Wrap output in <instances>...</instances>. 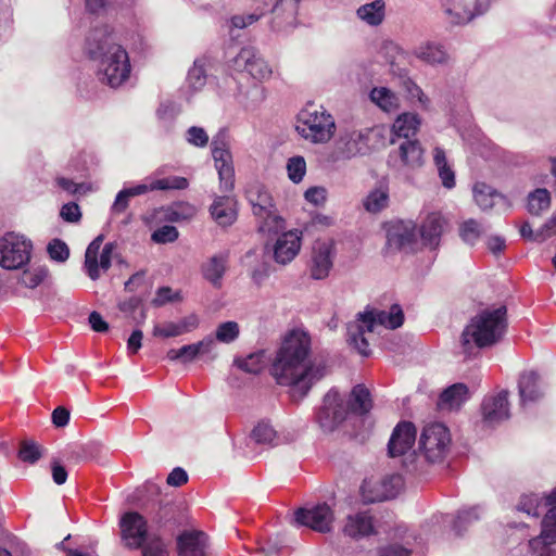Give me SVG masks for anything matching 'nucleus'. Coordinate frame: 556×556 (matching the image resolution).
<instances>
[{"label": "nucleus", "mask_w": 556, "mask_h": 556, "mask_svg": "<svg viewBox=\"0 0 556 556\" xmlns=\"http://www.w3.org/2000/svg\"><path fill=\"white\" fill-rule=\"evenodd\" d=\"M180 113V104L172 99L161 101L155 112L157 121L165 126L172 125Z\"/></svg>", "instance_id": "nucleus-50"}, {"label": "nucleus", "mask_w": 556, "mask_h": 556, "mask_svg": "<svg viewBox=\"0 0 556 556\" xmlns=\"http://www.w3.org/2000/svg\"><path fill=\"white\" fill-rule=\"evenodd\" d=\"M403 88L406 91L407 96L410 100H417L421 108H427L429 104V99L425 96L421 88L413 81L410 78H405L403 80Z\"/></svg>", "instance_id": "nucleus-59"}, {"label": "nucleus", "mask_w": 556, "mask_h": 556, "mask_svg": "<svg viewBox=\"0 0 556 556\" xmlns=\"http://www.w3.org/2000/svg\"><path fill=\"white\" fill-rule=\"evenodd\" d=\"M548 387L547 377L543 372L535 369L522 371L518 379V393L521 406L541 401L545 396Z\"/></svg>", "instance_id": "nucleus-14"}, {"label": "nucleus", "mask_w": 556, "mask_h": 556, "mask_svg": "<svg viewBox=\"0 0 556 556\" xmlns=\"http://www.w3.org/2000/svg\"><path fill=\"white\" fill-rule=\"evenodd\" d=\"M446 222L440 213H431L427 216L420 228L421 239L425 245L437 248Z\"/></svg>", "instance_id": "nucleus-34"}, {"label": "nucleus", "mask_w": 556, "mask_h": 556, "mask_svg": "<svg viewBox=\"0 0 556 556\" xmlns=\"http://www.w3.org/2000/svg\"><path fill=\"white\" fill-rule=\"evenodd\" d=\"M299 3L295 0H277L271 7L273 27L286 30L296 25Z\"/></svg>", "instance_id": "nucleus-27"}, {"label": "nucleus", "mask_w": 556, "mask_h": 556, "mask_svg": "<svg viewBox=\"0 0 556 556\" xmlns=\"http://www.w3.org/2000/svg\"><path fill=\"white\" fill-rule=\"evenodd\" d=\"M473 198L477 205L483 211L490 210L500 203L506 204V198L484 182L475 185Z\"/></svg>", "instance_id": "nucleus-38"}, {"label": "nucleus", "mask_w": 556, "mask_h": 556, "mask_svg": "<svg viewBox=\"0 0 556 556\" xmlns=\"http://www.w3.org/2000/svg\"><path fill=\"white\" fill-rule=\"evenodd\" d=\"M60 216L66 223H78L81 219V211L77 203L68 202L60 211Z\"/></svg>", "instance_id": "nucleus-63"}, {"label": "nucleus", "mask_w": 556, "mask_h": 556, "mask_svg": "<svg viewBox=\"0 0 556 556\" xmlns=\"http://www.w3.org/2000/svg\"><path fill=\"white\" fill-rule=\"evenodd\" d=\"M404 314L400 305L393 304L390 309H366L357 314L354 323L348 326V341L363 356L370 354L369 344L365 337L377 330L378 327L396 329L403 325Z\"/></svg>", "instance_id": "nucleus-4"}, {"label": "nucleus", "mask_w": 556, "mask_h": 556, "mask_svg": "<svg viewBox=\"0 0 556 556\" xmlns=\"http://www.w3.org/2000/svg\"><path fill=\"white\" fill-rule=\"evenodd\" d=\"M239 325L236 321L222 323L215 331V338L222 343H231L239 337Z\"/></svg>", "instance_id": "nucleus-56"}, {"label": "nucleus", "mask_w": 556, "mask_h": 556, "mask_svg": "<svg viewBox=\"0 0 556 556\" xmlns=\"http://www.w3.org/2000/svg\"><path fill=\"white\" fill-rule=\"evenodd\" d=\"M278 444V437L275 429L267 422H258L251 432L248 446L260 445L264 448Z\"/></svg>", "instance_id": "nucleus-42"}, {"label": "nucleus", "mask_w": 556, "mask_h": 556, "mask_svg": "<svg viewBox=\"0 0 556 556\" xmlns=\"http://www.w3.org/2000/svg\"><path fill=\"white\" fill-rule=\"evenodd\" d=\"M389 203V188L387 185H380L372 189L365 198L363 204L367 212L378 213L386 208Z\"/></svg>", "instance_id": "nucleus-46"}, {"label": "nucleus", "mask_w": 556, "mask_h": 556, "mask_svg": "<svg viewBox=\"0 0 556 556\" xmlns=\"http://www.w3.org/2000/svg\"><path fill=\"white\" fill-rule=\"evenodd\" d=\"M84 51L90 60L97 62V76L102 84L118 88L129 80V54L110 25L92 27L86 36Z\"/></svg>", "instance_id": "nucleus-2"}, {"label": "nucleus", "mask_w": 556, "mask_h": 556, "mask_svg": "<svg viewBox=\"0 0 556 556\" xmlns=\"http://www.w3.org/2000/svg\"><path fill=\"white\" fill-rule=\"evenodd\" d=\"M207 536L201 531H185L177 538L179 556H206Z\"/></svg>", "instance_id": "nucleus-28"}, {"label": "nucleus", "mask_w": 556, "mask_h": 556, "mask_svg": "<svg viewBox=\"0 0 556 556\" xmlns=\"http://www.w3.org/2000/svg\"><path fill=\"white\" fill-rule=\"evenodd\" d=\"M186 142L195 148H205L210 142V137L206 130L200 126L189 127L184 135Z\"/></svg>", "instance_id": "nucleus-53"}, {"label": "nucleus", "mask_w": 556, "mask_h": 556, "mask_svg": "<svg viewBox=\"0 0 556 556\" xmlns=\"http://www.w3.org/2000/svg\"><path fill=\"white\" fill-rule=\"evenodd\" d=\"M416 238V226L410 220H396L387 228V245L390 250L402 251L412 248Z\"/></svg>", "instance_id": "nucleus-19"}, {"label": "nucleus", "mask_w": 556, "mask_h": 556, "mask_svg": "<svg viewBox=\"0 0 556 556\" xmlns=\"http://www.w3.org/2000/svg\"><path fill=\"white\" fill-rule=\"evenodd\" d=\"M49 257L56 263H65L70 257L68 245L61 239H52L47 245Z\"/></svg>", "instance_id": "nucleus-55"}, {"label": "nucleus", "mask_w": 556, "mask_h": 556, "mask_svg": "<svg viewBox=\"0 0 556 556\" xmlns=\"http://www.w3.org/2000/svg\"><path fill=\"white\" fill-rule=\"evenodd\" d=\"M228 66L235 72H245L260 81L268 79L273 73L268 63L253 47L242 48L235 58L229 60Z\"/></svg>", "instance_id": "nucleus-13"}, {"label": "nucleus", "mask_w": 556, "mask_h": 556, "mask_svg": "<svg viewBox=\"0 0 556 556\" xmlns=\"http://www.w3.org/2000/svg\"><path fill=\"white\" fill-rule=\"evenodd\" d=\"M379 137L378 128L346 129L334 141L331 160L336 162L366 155L375 148Z\"/></svg>", "instance_id": "nucleus-6"}, {"label": "nucleus", "mask_w": 556, "mask_h": 556, "mask_svg": "<svg viewBox=\"0 0 556 556\" xmlns=\"http://www.w3.org/2000/svg\"><path fill=\"white\" fill-rule=\"evenodd\" d=\"M420 124V117L415 113L399 115L392 125L391 142L395 144L399 140H414Z\"/></svg>", "instance_id": "nucleus-30"}, {"label": "nucleus", "mask_w": 556, "mask_h": 556, "mask_svg": "<svg viewBox=\"0 0 556 556\" xmlns=\"http://www.w3.org/2000/svg\"><path fill=\"white\" fill-rule=\"evenodd\" d=\"M229 252L224 251L211 256L201 266L203 277L214 287L222 286L223 277L227 270Z\"/></svg>", "instance_id": "nucleus-32"}, {"label": "nucleus", "mask_w": 556, "mask_h": 556, "mask_svg": "<svg viewBox=\"0 0 556 556\" xmlns=\"http://www.w3.org/2000/svg\"><path fill=\"white\" fill-rule=\"evenodd\" d=\"M182 300L180 291H174L169 287H161L156 290L155 296L152 300V305L161 307L167 303L180 302Z\"/></svg>", "instance_id": "nucleus-57"}, {"label": "nucleus", "mask_w": 556, "mask_h": 556, "mask_svg": "<svg viewBox=\"0 0 556 556\" xmlns=\"http://www.w3.org/2000/svg\"><path fill=\"white\" fill-rule=\"evenodd\" d=\"M200 325V318L192 313L178 321H166L163 325L156 324L153 327V337L168 339L179 337L195 330Z\"/></svg>", "instance_id": "nucleus-24"}, {"label": "nucleus", "mask_w": 556, "mask_h": 556, "mask_svg": "<svg viewBox=\"0 0 556 556\" xmlns=\"http://www.w3.org/2000/svg\"><path fill=\"white\" fill-rule=\"evenodd\" d=\"M188 187V180L180 176H169L160 179H152L131 187L123 188L115 197L111 206L112 214L124 213L128 205L129 200L134 197L146 194L154 190H184Z\"/></svg>", "instance_id": "nucleus-7"}, {"label": "nucleus", "mask_w": 556, "mask_h": 556, "mask_svg": "<svg viewBox=\"0 0 556 556\" xmlns=\"http://www.w3.org/2000/svg\"><path fill=\"white\" fill-rule=\"evenodd\" d=\"M343 531L351 538L367 536L374 532L372 518L367 511L350 515Z\"/></svg>", "instance_id": "nucleus-36"}, {"label": "nucleus", "mask_w": 556, "mask_h": 556, "mask_svg": "<svg viewBox=\"0 0 556 556\" xmlns=\"http://www.w3.org/2000/svg\"><path fill=\"white\" fill-rule=\"evenodd\" d=\"M381 484H382L383 491L380 494L369 496L366 494L368 483L364 482L363 485L361 486L364 500L366 502H379V501H386V500L393 498L400 492L403 481H402L401 476L393 475V476H390V477L383 479Z\"/></svg>", "instance_id": "nucleus-40"}, {"label": "nucleus", "mask_w": 556, "mask_h": 556, "mask_svg": "<svg viewBox=\"0 0 556 556\" xmlns=\"http://www.w3.org/2000/svg\"><path fill=\"white\" fill-rule=\"evenodd\" d=\"M336 256L334 243L331 240L314 242L308 263L311 278L321 280L329 276Z\"/></svg>", "instance_id": "nucleus-17"}, {"label": "nucleus", "mask_w": 556, "mask_h": 556, "mask_svg": "<svg viewBox=\"0 0 556 556\" xmlns=\"http://www.w3.org/2000/svg\"><path fill=\"white\" fill-rule=\"evenodd\" d=\"M288 177L294 184L303 180L306 173V162L303 156L295 155L288 160L287 163Z\"/></svg>", "instance_id": "nucleus-54"}, {"label": "nucleus", "mask_w": 556, "mask_h": 556, "mask_svg": "<svg viewBox=\"0 0 556 556\" xmlns=\"http://www.w3.org/2000/svg\"><path fill=\"white\" fill-rule=\"evenodd\" d=\"M271 375L279 384L290 387L294 400H302L327 375V365L324 358L312 356L309 334L294 329L282 341Z\"/></svg>", "instance_id": "nucleus-1"}, {"label": "nucleus", "mask_w": 556, "mask_h": 556, "mask_svg": "<svg viewBox=\"0 0 556 556\" xmlns=\"http://www.w3.org/2000/svg\"><path fill=\"white\" fill-rule=\"evenodd\" d=\"M257 220L258 231L264 235H278L286 228L285 219L274 208L267 214L255 216Z\"/></svg>", "instance_id": "nucleus-44"}, {"label": "nucleus", "mask_w": 556, "mask_h": 556, "mask_svg": "<svg viewBox=\"0 0 556 556\" xmlns=\"http://www.w3.org/2000/svg\"><path fill=\"white\" fill-rule=\"evenodd\" d=\"M413 54L420 61L430 65L445 64L448 59L444 47L434 41L421 42L414 48Z\"/></svg>", "instance_id": "nucleus-35"}, {"label": "nucleus", "mask_w": 556, "mask_h": 556, "mask_svg": "<svg viewBox=\"0 0 556 556\" xmlns=\"http://www.w3.org/2000/svg\"><path fill=\"white\" fill-rule=\"evenodd\" d=\"M547 505H553L551 500H548V494L532 492L520 496L516 509L529 517L538 518L541 514V508Z\"/></svg>", "instance_id": "nucleus-37"}, {"label": "nucleus", "mask_w": 556, "mask_h": 556, "mask_svg": "<svg viewBox=\"0 0 556 556\" xmlns=\"http://www.w3.org/2000/svg\"><path fill=\"white\" fill-rule=\"evenodd\" d=\"M336 129L333 115L323 105L308 104L296 115L295 130L311 143L329 142L334 136Z\"/></svg>", "instance_id": "nucleus-5"}, {"label": "nucleus", "mask_w": 556, "mask_h": 556, "mask_svg": "<svg viewBox=\"0 0 556 556\" xmlns=\"http://www.w3.org/2000/svg\"><path fill=\"white\" fill-rule=\"evenodd\" d=\"M372 406L370 393L363 384H357L353 388L350 400L349 408L356 414L364 415L370 410Z\"/></svg>", "instance_id": "nucleus-45"}, {"label": "nucleus", "mask_w": 556, "mask_h": 556, "mask_svg": "<svg viewBox=\"0 0 556 556\" xmlns=\"http://www.w3.org/2000/svg\"><path fill=\"white\" fill-rule=\"evenodd\" d=\"M211 153L218 174L219 187L224 192L235 188V166L230 141L225 129L219 130L211 141Z\"/></svg>", "instance_id": "nucleus-8"}, {"label": "nucleus", "mask_w": 556, "mask_h": 556, "mask_svg": "<svg viewBox=\"0 0 556 556\" xmlns=\"http://www.w3.org/2000/svg\"><path fill=\"white\" fill-rule=\"evenodd\" d=\"M178 230L170 225H164L157 228L151 236L152 240L156 243H170L177 240Z\"/></svg>", "instance_id": "nucleus-60"}, {"label": "nucleus", "mask_w": 556, "mask_h": 556, "mask_svg": "<svg viewBox=\"0 0 556 556\" xmlns=\"http://www.w3.org/2000/svg\"><path fill=\"white\" fill-rule=\"evenodd\" d=\"M370 99L386 112L395 111L399 108V97L387 87H376L370 91Z\"/></svg>", "instance_id": "nucleus-48"}, {"label": "nucleus", "mask_w": 556, "mask_h": 556, "mask_svg": "<svg viewBox=\"0 0 556 556\" xmlns=\"http://www.w3.org/2000/svg\"><path fill=\"white\" fill-rule=\"evenodd\" d=\"M481 515V507L475 506L467 509H462L458 511L455 519H453V528L457 534H462L464 530L472 522L479 520ZM444 518L443 522H451L452 518L450 516H441Z\"/></svg>", "instance_id": "nucleus-47"}, {"label": "nucleus", "mask_w": 556, "mask_h": 556, "mask_svg": "<svg viewBox=\"0 0 556 556\" xmlns=\"http://www.w3.org/2000/svg\"><path fill=\"white\" fill-rule=\"evenodd\" d=\"M484 421L496 425L509 418L508 392L503 390L496 395L488 396L482 403Z\"/></svg>", "instance_id": "nucleus-23"}, {"label": "nucleus", "mask_w": 556, "mask_h": 556, "mask_svg": "<svg viewBox=\"0 0 556 556\" xmlns=\"http://www.w3.org/2000/svg\"><path fill=\"white\" fill-rule=\"evenodd\" d=\"M326 189L323 187H311L308 188L305 193V200L309 203H313L315 205L323 204L326 200Z\"/></svg>", "instance_id": "nucleus-64"}, {"label": "nucleus", "mask_w": 556, "mask_h": 556, "mask_svg": "<svg viewBox=\"0 0 556 556\" xmlns=\"http://www.w3.org/2000/svg\"><path fill=\"white\" fill-rule=\"evenodd\" d=\"M490 4V0H442L443 11L454 24L471 22L483 15Z\"/></svg>", "instance_id": "nucleus-15"}, {"label": "nucleus", "mask_w": 556, "mask_h": 556, "mask_svg": "<svg viewBox=\"0 0 556 556\" xmlns=\"http://www.w3.org/2000/svg\"><path fill=\"white\" fill-rule=\"evenodd\" d=\"M416 427L410 421L397 424L388 443L389 456L399 457L409 452L416 441Z\"/></svg>", "instance_id": "nucleus-20"}, {"label": "nucleus", "mask_w": 556, "mask_h": 556, "mask_svg": "<svg viewBox=\"0 0 556 556\" xmlns=\"http://www.w3.org/2000/svg\"><path fill=\"white\" fill-rule=\"evenodd\" d=\"M103 235L96 237L85 252L84 269L91 280H98L101 271H108L112 265V254L115 250L113 242L103 243Z\"/></svg>", "instance_id": "nucleus-11"}, {"label": "nucleus", "mask_w": 556, "mask_h": 556, "mask_svg": "<svg viewBox=\"0 0 556 556\" xmlns=\"http://www.w3.org/2000/svg\"><path fill=\"white\" fill-rule=\"evenodd\" d=\"M142 556H168L166 545L161 539H151L142 547Z\"/></svg>", "instance_id": "nucleus-62"}, {"label": "nucleus", "mask_w": 556, "mask_h": 556, "mask_svg": "<svg viewBox=\"0 0 556 556\" xmlns=\"http://www.w3.org/2000/svg\"><path fill=\"white\" fill-rule=\"evenodd\" d=\"M357 17L369 26H379L386 16V2L375 0L361 5L356 11Z\"/></svg>", "instance_id": "nucleus-41"}, {"label": "nucleus", "mask_w": 556, "mask_h": 556, "mask_svg": "<svg viewBox=\"0 0 556 556\" xmlns=\"http://www.w3.org/2000/svg\"><path fill=\"white\" fill-rule=\"evenodd\" d=\"M348 415V406L338 391L331 389L324 399L316 413V421L325 432H331L344 421Z\"/></svg>", "instance_id": "nucleus-12"}, {"label": "nucleus", "mask_w": 556, "mask_h": 556, "mask_svg": "<svg viewBox=\"0 0 556 556\" xmlns=\"http://www.w3.org/2000/svg\"><path fill=\"white\" fill-rule=\"evenodd\" d=\"M532 556H556V505L542 519L540 535L529 541Z\"/></svg>", "instance_id": "nucleus-16"}, {"label": "nucleus", "mask_w": 556, "mask_h": 556, "mask_svg": "<svg viewBox=\"0 0 556 556\" xmlns=\"http://www.w3.org/2000/svg\"><path fill=\"white\" fill-rule=\"evenodd\" d=\"M210 212L213 219L220 226H228L236 219L232 200L227 195L216 197Z\"/></svg>", "instance_id": "nucleus-39"}, {"label": "nucleus", "mask_w": 556, "mask_h": 556, "mask_svg": "<svg viewBox=\"0 0 556 556\" xmlns=\"http://www.w3.org/2000/svg\"><path fill=\"white\" fill-rule=\"evenodd\" d=\"M451 442L450 431L443 424H428L419 438V451L427 462L441 463L450 452Z\"/></svg>", "instance_id": "nucleus-10"}, {"label": "nucleus", "mask_w": 556, "mask_h": 556, "mask_svg": "<svg viewBox=\"0 0 556 556\" xmlns=\"http://www.w3.org/2000/svg\"><path fill=\"white\" fill-rule=\"evenodd\" d=\"M433 162L438 169L439 177L442 181L443 187L452 189L455 187V173L448 164L445 155V151L435 147L433 149Z\"/></svg>", "instance_id": "nucleus-43"}, {"label": "nucleus", "mask_w": 556, "mask_h": 556, "mask_svg": "<svg viewBox=\"0 0 556 556\" xmlns=\"http://www.w3.org/2000/svg\"><path fill=\"white\" fill-rule=\"evenodd\" d=\"M469 397V389L465 383H454L441 393L438 406L446 410L459 409Z\"/></svg>", "instance_id": "nucleus-33"}, {"label": "nucleus", "mask_w": 556, "mask_h": 556, "mask_svg": "<svg viewBox=\"0 0 556 556\" xmlns=\"http://www.w3.org/2000/svg\"><path fill=\"white\" fill-rule=\"evenodd\" d=\"M48 276L46 267H38L31 273H24L23 283L25 287L34 289L39 286Z\"/></svg>", "instance_id": "nucleus-61"}, {"label": "nucleus", "mask_w": 556, "mask_h": 556, "mask_svg": "<svg viewBox=\"0 0 556 556\" xmlns=\"http://www.w3.org/2000/svg\"><path fill=\"white\" fill-rule=\"evenodd\" d=\"M294 518L300 526H306L318 532H328L333 522V513L326 503L317 504L312 507L299 508Z\"/></svg>", "instance_id": "nucleus-18"}, {"label": "nucleus", "mask_w": 556, "mask_h": 556, "mask_svg": "<svg viewBox=\"0 0 556 556\" xmlns=\"http://www.w3.org/2000/svg\"><path fill=\"white\" fill-rule=\"evenodd\" d=\"M42 456L41 448L33 441H25L21 444L18 457L22 462L35 464Z\"/></svg>", "instance_id": "nucleus-58"}, {"label": "nucleus", "mask_w": 556, "mask_h": 556, "mask_svg": "<svg viewBox=\"0 0 556 556\" xmlns=\"http://www.w3.org/2000/svg\"><path fill=\"white\" fill-rule=\"evenodd\" d=\"M214 339L205 337L195 343L182 345L179 349H170L166 353V358L170 362H180L188 364L197 359L200 355L207 354L212 351Z\"/></svg>", "instance_id": "nucleus-25"}, {"label": "nucleus", "mask_w": 556, "mask_h": 556, "mask_svg": "<svg viewBox=\"0 0 556 556\" xmlns=\"http://www.w3.org/2000/svg\"><path fill=\"white\" fill-rule=\"evenodd\" d=\"M124 540L131 547L138 548L147 539V521L136 511L126 513L121 520Z\"/></svg>", "instance_id": "nucleus-21"}, {"label": "nucleus", "mask_w": 556, "mask_h": 556, "mask_svg": "<svg viewBox=\"0 0 556 556\" xmlns=\"http://www.w3.org/2000/svg\"><path fill=\"white\" fill-rule=\"evenodd\" d=\"M208 66V58L200 56L194 60L192 66L189 68L182 89L188 100L200 92L206 85Z\"/></svg>", "instance_id": "nucleus-26"}, {"label": "nucleus", "mask_w": 556, "mask_h": 556, "mask_svg": "<svg viewBox=\"0 0 556 556\" xmlns=\"http://www.w3.org/2000/svg\"><path fill=\"white\" fill-rule=\"evenodd\" d=\"M302 233L298 230L282 232L274 245V258L277 263L286 265L300 252Z\"/></svg>", "instance_id": "nucleus-22"}, {"label": "nucleus", "mask_w": 556, "mask_h": 556, "mask_svg": "<svg viewBox=\"0 0 556 556\" xmlns=\"http://www.w3.org/2000/svg\"><path fill=\"white\" fill-rule=\"evenodd\" d=\"M393 155L400 159L402 166L409 169L419 168L424 164V149L416 139L399 142L397 150L392 152L390 156Z\"/></svg>", "instance_id": "nucleus-29"}, {"label": "nucleus", "mask_w": 556, "mask_h": 556, "mask_svg": "<svg viewBox=\"0 0 556 556\" xmlns=\"http://www.w3.org/2000/svg\"><path fill=\"white\" fill-rule=\"evenodd\" d=\"M235 363L240 369L248 374L257 375L266 366V355L264 351L251 353L244 358L236 359Z\"/></svg>", "instance_id": "nucleus-51"}, {"label": "nucleus", "mask_w": 556, "mask_h": 556, "mask_svg": "<svg viewBox=\"0 0 556 556\" xmlns=\"http://www.w3.org/2000/svg\"><path fill=\"white\" fill-rule=\"evenodd\" d=\"M245 195L252 206L254 216L267 214V212L276 208L270 193L258 182L249 185Z\"/></svg>", "instance_id": "nucleus-31"}, {"label": "nucleus", "mask_w": 556, "mask_h": 556, "mask_svg": "<svg viewBox=\"0 0 556 556\" xmlns=\"http://www.w3.org/2000/svg\"><path fill=\"white\" fill-rule=\"evenodd\" d=\"M486 231L488 227L473 218L465 220L459 226L460 238L470 245H473Z\"/></svg>", "instance_id": "nucleus-49"}, {"label": "nucleus", "mask_w": 556, "mask_h": 556, "mask_svg": "<svg viewBox=\"0 0 556 556\" xmlns=\"http://www.w3.org/2000/svg\"><path fill=\"white\" fill-rule=\"evenodd\" d=\"M31 253L33 242L24 235L8 232L0 238V266L4 269H23Z\"/></svg>", "instance_id": "nucleus-9"}, {"label": "nucleus", "mask_w": 556, "mask_h": 556, "mask_svg": "<svg viewBox=\"0 0 556 556\" xmlns=\"http://www.w3.org/2000/svg\"><path fill=\"white\" fill-rule=\"evenodd\" d=\"M551 205L549 192L544 188L534 190L528 197V211L532 215H540Z\"/></svg>", "instance_id": "nucleus-52"}, {"label": "nucleus", "mask_w": 556, "mask_h": 556, "mask_svg": "<svg viewBox=\"0 0 556 556\" xmlns=\"http://www.w3.org/2000/svg\"><path fill=\"white\" fill-rule=\"evenodd\" d=\"M506 306L502 305L483 309L473 316L462 332L464 353L470 355L473 346L483 349L496 344L506 331Z\"/></svg>", "instance_id": "nucleus-3"}]
</instances>
